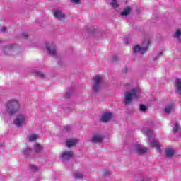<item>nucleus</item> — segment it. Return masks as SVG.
Listing matches in <instances>:
<instances>
[{"label":"nucleus","instance_id":"obj_39","mask_svg":"<svg viewBox=\"0 0 181 181\" xmlns=\"http://www.w3.org/2000/svg\"><path fill=\"white\" fill-rule=\"evenodd\" d=\"M128 71V68H124V73H127Z\"/></svg>","mask_w":181,"mask_h":181},{"label":"nucleus","instance_id":"obj_14","mask_svg":"<svg viewBox=\"0 0 181 181\" xmlns=\"http://www.w3.org/2000/svg\"><path fill=\"white\" fill-rule=\"evenodd\" d=\"M142 132L144 135H146L148 138L149 142H151V138L153 136V132H152V129L146 127L143 129Z\"/></svg>","mask_w":181,"mask_h":181},{"label":"nucleus","instance_id":"obj_25","mask_svg":"<svg viewBox=\"0 0 181 181\" xmlns=\"http://www.w3.org/2000/svg\"><path fill=\"white\" fill-rule=\"evenodd\" d=\"M74 177H75V179H83V175L81 173H75L74 174Z\"/></svg>","mask_w":181,"mask_h":181},{"label":"nucleus","instance_id":"obj_10","mask_svg":"<svg viewBox=\"0 0 181 181\" xmlns=\"http://www.w3.org/2000/svg\"><path fill=\"white\" fill-rule=\"evenodd\" d=\"M71 158H73V151L63 152L60 156V159L62 162H66V160H69Z\"/></svg>","mask_w":181,"mask_h":181},{"label":"nucleus","instance_id":"obj_33","mask_svg":"<svg viewBox=\"0 0 181 181\" xmlns=\"http://www.w3.org/2000/svg\"><path fill=\"white\" fill-rule=\"evenodd\" d=\"M64 131H66V132L71 131V126H65L64 128Z\"/></svg>","mask_w":181,"mask_h":181},{"label":"nucleus","instance_id":"obj_16","mask_svg":"<svg viewBox=\"0 0 181 181\" xmlns=\"http://www.w3.org/2000/svg\"><path fill=\"white\" fill-rule=\"evenodd\" d=\"M151 146H153V148H156V149H157L158 151H160V143H159V141L153 139L151 141Z\"/></svg>","mask_w":181,"mask_h":181},{"label":"nucleus","instance_id":"obj_2","mask_svg":"<svg viewBox=\"0 0 181 181\" xmlns=\"http://www.w3.org/2000/svg\"><path fill=\"white\" fill-rule=\"evenodd\" d=\"M141 94V90L138 88L132 89L127 92L124 93V104L126 105H129L134 100H136L139 95Z\"/></svg>","mask_w":181,"mask_h":181},{"label":"nucleus","instance_id":"obj_8","mask_svg":"<svg viewBox=\"0 0 181 181\" xmlns=\"http://www.w3.org/2000/svg\"><path fill=\"white\" fill-rule=\"evenodd\" d=\"M15 45L11 44L4 47L3 52L6 56H12V52L15 50Z\"/></svg>","mask_w":181,"mask_h":181},{"label":"nucleus","instance_id":"obj_18","mask_svg":"<svg viewBox=\"0 0 181 181\" xmlns=\"http://www.w3.org/2000/svg\"><path fill=\"white\" fill-rule=\"evenodd\" d=\"M34 151L35 152H36V153H39L40 152H42V151H43V147L42 146V145L36 144L34 146Z\"/></svg>","mask_w":181,"mask_h":181},{"label":"nucleus","instance_id":"obj_34","mask_svg":"<svg viewBox=\"0 0 181 181\" xmlns=\"http://www.w3.org/2000/svg\"><path fill=\"white\" fill-rule=\"evenodd\" d=\"M72 4H80V0H70Z\"/></svg>","mask_w":181,"mask_h":181},{"label":"nucleus","instance_id":"obj_32","mask_svg":"<svg viewBox=\"0 0 181 181\" xmlns=\"http://www.w3.org/2000/svg\"><path fill=\"white\" fill-rule=\"evenodd\" d=\"M28 33H23L21 34V37H23V39H28Z\"/></svg>","mask_w":181,"mask_h":181},{"label":"nucleus","instance_id":"obj_41","mask_svg":"<svg viewBox=\"0 0 181 181\" xmlns=\"http://www.w3.org/2000/svg\"><path fill=\"white\" fill-rule=\"evenodd\" d=\"M0 43H2V40H0Z\"/></svg>","mask_w":181,"mask_h":181},{"label":"nucleus","instance_id":"obj_9","mask_svg":"<svg viewBox=\"0 0 181 181\" xmlns=\"http://www.w3.org/2000/svg\"><path fill=\"white\" fill-rule=\"evenodd\" d=\"M134 151L138 153V155H144V153H146L148 148L141 144H137L134 146Z\"/></svg>","mask_w":181,"mask_h":181},{"label":"nucleus","instance_id":"obj_30","mask_svg":"<svg viewBox=\"0 0 181 181\" xmlns=\"http://www.w3.org/2000/svg\"><path fill=\"white\" fill-rule=\"evenodd\" d=\"M179 129V124L178 123H175L174 125V127L173 128V132H177Z\"/></svg>","mask_w":181,"mask_h":181},{"label":"nucleus","instance_id":"obj_3","mask_svg":"<svg viewBox=\"0 0 181 181\" xmlns=\"http://www.w3.org/2000/svg\"><path fill=\"white\" fill-rule=\"evenodd\" d=\"M103 84H104V78L103 76H95L92 81V90L93 93H100L103 90Z\"/></svg>","mask_w":181,"mask_h":181},{"label":"nucleus","instance_id":"obj_40","mask_svg":"<svg viewBox=\"0 0 181 181\" xmlns=\"http://www.w3.org/2000/svg\"><path fill=\"white\" fill-rule=\"evenodd\" d=\"M126 43H128V40H126Z\"/></svg>","mask_w":181,"mask_h":181},{"label":"nucleus","instance_id":"obj_29","mask_svg":"<svg viewBox=\"0 0 181 181\" xmlns=\"http://www.w3.org/2000/svg\"><path fill=\"white\" fill-rule=\"evenodd\" d=\"M36 76H38V77H40L41 78H45L46 77V75L43 74L42 71H37L35 72Z\"/></svg>","mask_w":181,"mask_h":181},{"label":"nucleus","instance_id":"obj_6","mask_svg":"<svg viewBox=\"0 0 181 181\" xmlns=\"http://www.w3.org/2000/svg\"><path fill=\"white\" fill-rule=\"evenodd\" d=\"M45 47L49 54L56 56V45H54V43L46 42Z\"/></svg>","mask_w":181,"mask_h":181},{"label":"nucleus","instance_id":"obj_26","mask_svg":"<svg viewBox=\"0 0 181 181\" xmlns=\"http://www.w3.org/2000/svg\"><path fill=\"white\" fill-rule=\"evenodd\" d=\"M30 152H31V150L29 147H26L25 149H24V151H23V154L25 156H29V155L30 154Z\"/></svg>","mask_w":181,"mask_h":181},{"label":"nucleus","instance_id":"obj_23","mask_svg":"<svg viewBox=\"0 0 181 181\" xmlns=\"http://www.w3.org/2000/svg\"><path fill=\"white\" fill-rule=\"evenodd\" d=\"M28 139L30 142H32L33 141H36L37 139V134H31L28 136Z\"/></svg>","mask_w":181,"mask_h":181},{"label":"nucleus","instance_id":"obj_37","mask_svg":"<svg viewBox=\"0 0 181 181\" xmlns=\"http://www.w3.org/2000/svg\"><path fill=\"white\" fill-rule=\"evenodd\" d=\"M112 59L114 60V62H117L118 60V57L117 56H114L112 57Z\"/></svg>","mask_w":181,"mask_h":181},{"label":"nucleus","instance_id":"obj_38","mask_svg":"<svg viewBox=\"0 0 181 181\" xmlns=\"http://www.w3.org/2000/svg\"><path fill=\"white\" fill-rule=\"evenodd\" d=\"M70 97V93H66V98H69Z\"/></svg>","mask_w":181,"mask_h":181},{"label":"nucleus","instance_id":"obj_1","mask_svg":"<svg viewBox=\"0 0 181 181\" xmlns=\"http://www.w3.org/2000/svg\"><path fill=\"white\" fill-rule=\"evenodd\" d=\"M5 110L8 115H15L21 111V102L16 99H10L5 104Z\"/></svg>","mask_w":181,"mask_h":181},{"label":"nucleus","instance_id":"obj_36","mask_svg":"<svg viewBox=\"0 0 181 181\" xmlns=\"http://www.w3.org/2000/svg\"><path fill=\"white\" fill-rule=\"evenodd\" d=\"M1 32H3V33H4V32H6V27H2Z\"/></svg>","mask_w":181,"mask_h":181},{"label":"nucleus","instance_id":"obj_19","mask_svg":"<svg viewBox=\"0 0 181 181\" xmlns=\"http://www.w3.org/2000/svg\"><path fill=\"white\" fill-rule=\"evenodd\" d=\"M131 13V8L127 7L125 8L123 11L120 13L122 16H128V15Z\"/></svg>","mask_w":181,"mask_h":181},{"label":"nucleus","instance_id":"obj_20","mask_svg":"<svg viewBox=\"0 0 181 181\" xmlns=\"http://www.w3.org/2000/svg\"><path fill=\"white\" fill-rule=\"evenodd\" d=\"M172 110H173V105H168L165 107L164 112H165V114H170V112H172Z\"/></svg>","mask_w":181,"mask_h":181},{"label":"nucleus","instance_id":"obj_22","mask_svg":"<svg viewBox=\"0 0 181 181\" xmlns=\"http://www.w3.org/2000/svg\"><path fill=\"white\" fill-rule=\"evenodd\" d=\"M137 181H152L151 177L143 175L141 178L136 179Z\"/></svg>","mask_w":181,"mask_h":181},{"label":"nucleus","instance_id":"obj_21","mask_svg":"<svg viewBox=\"0 0 181 181\" xmlns=\"http://www.w3.org/2000/svg\"><path fill=\"white\" fill-rule=\"evenodd\" d=\"M180 36H181V30H177L173 35V37H175V39H178L179 42H180L181 40Z\"/></svg>","mask_w":181,"mask_h":181},{"label":"nucleus","instance_id":"obj_31","mask_svg":"<svg viewBox=\"0 0 181 181\" xmlns=\"http://www.w3.org/2000/svg\"><path fill=\"white\" fill-rule=\"evenodd\" d=\"M139 109L140 111L145 112V111H146V106H145V105H141Z\"/></svg>","mask_w":181,"mask_h":181},{"label":"nucleus","instance_id":"obj_24","mask_svg":"<svg viewBox=\"0 0 181 181\" xmlns=\"http://www.w3.org/2000/svg\"><path fill=\"white\" fill-rule=\"evenodd\" d=\"M110 5L112 8H113L114 9H117V8H118L119 6L118 3L117 2V0H112Z\"/></svg>","mask_w":181,"mask_h":181},{"label":"nucleus","instance_id":"obj_4","mask_svg":"<svg viewBox=\"0 0 181 181\" xmlns=\"http://www.w3.org/2000/svg\"><path fill=\"white\" fill-rule=\"evenodd\" d=\"M149 45H151V40H149V39H146L142 42L141 46L139 45L134 46L133 48V52L136 54L139 53V54H144L148 52V47H149Z\"/></svg>","mask_w":181,"mask_h":181},{"label":"nucleus","instance_id":"obj_5","mask_svg":"<svg viewBox=\"0 0 181 181\" xmlns=\"http://www.w3.org/2000/svg\"><path fill=\"white\" fill-rule=\"evenodd\" d=\"M28 119V116L25 114H19L16 119L13 120L14 125L20 128L21 127H23L26 124V121Z\"/></svg>","mask_w":181,"mask_h":181},{"label":"nucleus","instance_id":"obj_17","mask_svg":"<svg viewBox=\"0 0 181 181\" xmlns=\"http://www.w3.org/2000/svg\"><path fill=\"white\" fill-rule=\"evenodd\" d=\"M175 155V150L173 148H168L165 150V156L167 158H172Z\"/></svg>","mask_w":181,"mask_h":181},{"label":"nucleus","instance_id":"obj_12","mask_svg":"<svg viewBox=\"0 0 181 181\" xmlns=\"http://www.w3.org/2000/svg\"><path fill=\"white\" fill-rule=\"evenodd\" d=\"M174 86L175 87V93L181 94V78L175 79Z\"/></svg>","mask_w":181,"mask_h":181},{"label":"nucleus","instance_id":"obj_35","mask_svg":"<svg viewBox=\"0 0 181 181\" xmlns=\"http://www.w3.org/2000/svg\"><path fill=\"white\" fill-rule=\"evenodd\" d=\"M103 175H104V176H110V175H111V173H110V171H105L104 173H103Z\"/></svg>","mask_w":181,"mask_h":181},{"label":"nucleus","instance_id":"obj_13","mask_svg":"<svg viewBox=\"0 0 181 181\" xmlns=\"http://www.w3.org/2000/svg\"><path fill=\"white\" fill-rule=\"evenodd\" d=\"M103 139H104V137H103V135L101 134H95L93 136L91 139V142L93 144H100L103 142Z\"/></svg>","mask_w":181,"mask_h":181},{"label":"nucleus","instance_id":"obj_15","mask_svg":"<svg viewBox=\"0 0 181 181\" xmlns=\"http://www.w3.org/2000/svg\"><path fill=\"white\" fill-rule=\"evenodd\" d=\"M77 144H78V139H77L66 141V146L68 148H71V146H74Z\"/></svg>","mask_w":181,"mask_h":181},{"label":"nucleus","instance_id":"obj_11","mask_svg":"<svg viewBox=\"0 0 181 181\" xmlns=\"http://www.w3.org/2000/svg\"><path fill=\"white\" fill-rule=\"evenodd\" d=\"M112 118V113L106 112L102 115L101 122H108V121H111Z\"/></svg>","mask_w":181,"mask_h":181},{"label":"nucleus","instance_id":"obj_27","mask_svg":"<svg viewBox=\"0 0 181 181\" xmlns=\"http://www.w3.org/2000/svg\"><path fill=\"white\" fill-rule=\"evenodd\" d=\"M162 54H163V52H160L157 54L156 56L153 57V62L158 60V59H159L160 57V56H162Z\"/></svg>","mask_w":181,"mask_h":181},{"label":"nucleus","instance_id":"obj_7","mask_svg":"<svg viewBox=\"0 0 181 181\" xmlns=\"http://www.w3.org/2000/svg\"><path fill=\"white\" fill-rule=\"evenodd\" d=\"M53 15L54 18L58 19V21H64V19H66V14H64L62 10H59L58 8L54 9Z\"/></svg>","mask_w":181,"mask_h":181},{"label":"nucleus","instance_id":"obj_28","mask_svg":"<svg viewBox=\"0 0 181 181\" xmlns=\"http://www.w3.org/2000/svg\"><path fill=\"white\" fill-rule=\"evenodd\" d=\"M30 170H31V172H37L39 170V168L35 165H30Z\"/></svg>","mask_w":181,"mask_h":181}]
</instances>
